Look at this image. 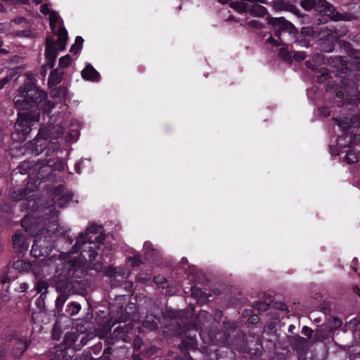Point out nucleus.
I'll return each instance as SVG.
<instances>
[{
    "instance_id": "nucleus-43",
    "label": "nucleus",
    "mask_w": 360,
    "mask_h": 360,
    "mask_svg": "<svg viewBox=\"0 0 360 360\" xmlns=\"http://www.w3.org/2000/svg\"><path fill=\"white\" fill-rule=\"evenodd\" d=\"M302 333L304 335H307L308 337H311V333H312V330L307 326H304L302 328Z\"/></svg>"
},
{
    "instance_id": "nucleus-22",
    "label": "nucleus",
    "mask_w": 360,
    "mask_h": 360,
    "mask_svg": "<svg viewBox=\"0 0 360 360\" xmlns=\"http://www.w3.org/2000/svg\"><path fill=\"white\" fill-rule=\"evenodd\" d=\"M81 309V306L79 303L75 302L70 303L67 306L66 311L68 315L72 316L77 314Z\"/></svg>"
},
{
    "instance_id": "nucleus-61",
    "label": "nucleus",
    "mask_w": 360,
    "mask_h": 360,
    "mask_svg": "<svg viewBox=\"0 0 360 360\" xmlns=\"http://www.w3.org/2000/svg\"><path fill=\"white\" fill-rule=\"evenodd\" d=\"M322 50H323L326 52H332L333 51V49L330 48L329 49H326L325 48H322Z\"/></svg>"
},
{
    "instance_id": "nucleus-29",
    "label": "nucleus",
    "mask_w": 360,
    "mask_h": 360,
    "mask_svg": "<svg viewBox=\"0 0 360 360\" xmlns=\"http://www.w3.org/2000/svg\"><path fill=\"white\" fill-rule=\"evenodd\" d=\"M210 318V314L205 311H201L198 314V316L196 318V325H199L200 323H204L203 321H207Z\"/></svg>"
},
{
    "instance_id": "nucleus-12",
    "label": "nucleus",
    "mask_w": 360,
    "mask_h": 360,
    "mask_svg": "<svg viewBox=\"0 0 360 360\" xmlns=\"http://www.w3.org/2000/svg\"><path fill=\"white\" fill-rule=\"evenodd\" d=\"M9 342L11 346L13 347V356L16 359H19L22 355L28 346L27 341L25 340H22V338L13 337V338L10 339Z\"/></svg>"
},
{
    "instance_id": "nucleus-20",
    "label": "nucleus",
    "mask_w": 360,
    "mask_h": 360,
    "mask_svg": "<svg viewBox=\"0 0 360 360\" xmlns=\"http://www.w3.org/2000/svg\"><path fill=\"white\" fill-rule=\"evenodd\" d=\"M335 123L343 130L348 131L349 129L353 128L354 122L350 118L345 117L342 120H335Z\"/></svg>"
},
{
    "instance_id": "nucleus-6",
    "label": "nucleus",
    "mask_w": 360,
    "mask_h": 360,
    "mask_svg": "<svg viewBox=\"0 0 360 360\" xmlns=\"http://www.w3.org/2000/svg\"><path fill=\"white\" fill-rule=\"evenodd\" d=\"M60 51L57 46H55V40L48 37L46 39L45 57L46 60V65L41 67V75L43 77L46 75V69L53 68L57 58L58 52Z\"/></svg>"
},
{
    "instance_id": "nucleus-9",
    "label": "nucleus",
    "mask_w": 360,
    "mask_h": 360,
    "mask_svg": "<svg viewBox=\"0 0 360 360\" xmlns=\"http://www.w3.org/2000/svg\"><path fill=\"white\" fill-rule=\"evenodd\" d=\"M268 22L269 25H271L272 26L278 27V28L275 30L274 34L276 37L278 38L280 37L283 32H292V30L295 29L294 25L291 22L287 21L283 17H268Z\"/></svg>"
},
{
    "instance_id": "nucleus-46",
    "label": "nucleus",
    "mask_w": 360,
    "mask_h": 360,
    "mask_svg": "<svg viewBox=\"0 0 360 360\" xmlns=\"http://www.w3.org/2000/svg\"><path fill=\"white\" fill-rule=\"evenodd\" d=\"M313 60L316 63H322L323 60V56L321 54L314 55Z\"/></svg>"
},
{
    "instance_id": "nucleus-28",
    "label": "nucleus",
    "mask_w": 360,
    "mask_h": 360,
    "mask_svg": "<svg viewBox=\"0 0 360 360\" xmlns=\"http://www.w3.org/2000/svg\"><path fill=\"white\" fill-rule=\"evenodd\" d=\"M271 5L272 6L273 8L276 11L285 10L286 7V4L283 1V0H273L271 2Z\"/></svg>"
},
{
    "instance_id": "nucleus-34",
    "label": "nucleus",
    "mask_w": 360,
    "mask_h": 360,
    "mask_svg": "<svg viewBox=\"0 0 360 360\" xmlns=\"http://www.w3.org/2000/svg\"><path fill=\"white\" fill-rule=\"evenodd\" d=\"M77 340V335L75 333H68L65 334L64 341L68 345H72Z\"/></svg>"
},
{
    "instance_id": "nucleus-48",
    "label": "nucleus",
    "mask_w": 360,
    "mask_h": 360,
    "mask_svg": "<svg viewBox=\"0 0 360 360\" xmlns=\"http://www.w3.org/2000/svg\"><path fill=\"white\" fill-rule=\"evenodd\" d=\"M192 290V294L193 295V296H201V294H202V291L200 289L198 288H192L191 289Z\"/></svg>"
},
{
    "instance_id": "nucleus-11",
    "label": "nucleus",
    "mask_w": 360,
    "mask_h": 360,
    "mask_svg": "<svg viewBox=\"0 0 360 360\" xmlns=\"http://www.w3.org/2000/svg\"><path fill=\"white\" fill-rule=\"evenodd\" d=\"M337 63H340V65L338 68L340 69L342 73H346L345 70H360V57H350L348 60H343L341 57L336 58Z\"/></svg>"
},
{
    "instance_id": "nucleus-25",
    "label": "nucleus",
    "mask_w": 360,
    "mask_h": 360,
    "mask_svg": "<svg viewBox=\"0 0 360 360\" xmlns=\"http://www.w3.org/2000/svg\"><path fill=\"white\" fill-rule=\"evenodd\" d=\"M316 0H302L300 6L306 11H310L312 8H316Z\"/></svg>"
},
{
    "instance_id": "nucleus-36",
    "label": "nucleus",
    "mask_w": 360,
    "mask_h": 360,
    "mask_svg": "<svg viewBox=\"0 0 360 360\" xmlns=\"http://www.w3.org/2000/svg\"><path fill=\"white\" fill-rule=\"evenodd\" d=\"M196 345V340L195 339H190L188 342L184 340L180 345V347H186V349L193 348Z\"/></svg>"
},
{
    "instance_id": "nucleus-59",
    "label": "nucleus",
    "mask_w": 360,
    "mask_h": 360,
    "mask_svg": "<svg viewBox=\"0 0 360 360\" xmlns=\"http://www.w3.org/2000/svg\"><path fill=\"white\" fill-rule=\"evenodd\" d=\"M353 290H354V292L355 293H356L360 297V290H359V288L357 286H356V287H354L353 288Z\"/></svg>"
},
{
    "instance_id": "nucleus-54",
    "label": "nucleus",
    "mask_w": 360,
    "mask_h": 360,
    "mask_svg": "<svg viewBox=\"0 0 360 360\" xmlns=\"http://www.w3.org/2000/svg\"><path fill=\"white\" fill-rule=\"evenodd\" d=\"M248 1L250 2H252V3H262V4H266V0H248Z\"/></svg>"
},
{
    "instance_id": "nucleus-55",
    "label": "nucleus",
    "mask_w": 360,
    "mask_h": 360,
    "mask_svg": "<svg viewBox=\"0 0 360 360\" xmlns=\"http://www.w3.org/2000/svg\"><path fill=\"white\" fill-rule=\"evenodd\" d=\"M148 323H149L148 321L147 322H144L143 323V326L146 327V328L149 327ZM155 327H156V324H151V326H150V328L151 329H154Z\"/></svg>"
},
{
    "instance_id": "nucleus-60",
    "label": "nucleus",
    "mask_w": 360,
    "mask_h": 360,
    "mask_svg": "<svg viewBox=\"0 0 360 360\" xmlns=\"http://www.w3.org/2000/svg\"><path fill=\"white\" fill-rule=\"evenodd\" d=\"M355 86H356V89L358 91V94H360V83L359 84H355Z\"/></svg>"
},
{
    "instance_id": "nucleus-7",
    "label": "nucleus",
    "mask_w": 360,
    "mask_h": 360,
    "mask_svg": "<svg viewBox=\"0 0 360 360\" xmlns=\"http://www.w3.org/2000/svg\"><path fill=\"white\" fill-rule=\"evenodd\" d=\"M41 227V225H39ZM57 229L56 224H53L49 228H39V232H34L32 230V227L29 229V231L32 233V236L35 238L34 240V243L32 247L31 254L34 257H39V254H37V248L39 246V243H40L42 240V236L44 238V241L46 240L48 237L51 236V233H54Z\"/></svg>"
},
{
    "instance_id": "nucleus-63",
    "label": "nucleus",
    "mask_w": 360,
    "mask_h": 360,
    "mask_svg": "<svg viewBox=\"0 0 360 360\" xmlns=\"http://www.w3.org/2000/svg\"><path fill=\"white\" fill-rule=\"evenodd\" d=\"M35 4H39L42 2V0H32Z\"/></svg>"
},
{
    "instance_id": "nucleus-27",
    "label": "nucleus",
    "mask_w": 360,
    "mask_h": 360,
    "mask_svg": "<svg viewBox=\"0 0 360 360\" xmlns=\"http://www.w3.org/2000/svg\"><path fill=\"white\" fill-rule=\"evenodd\" d=\"M51 360H71V358L67 356V351L63 349L57 351Z\"/></svg>"
},
{
    "instance_id": "nucleus-32",
    "label": "nucleus",
    "mask_w": 360,
    "mask_h": 360,
    "mask_svg": "<svg viewBox=\"0 0 360 360\" xmlns=\"http://www.w3.org/2000/svg\"><path fill=\"white\" fill-rule=\"evenodd\" d=\"M104 274L109 277H115L117 275H121L120 272H118L117 270L112 266H108L103 270Z\"/></svg>"
},
{
    "instance_id": "nucleus-40",
    "label": "nucleus",
    "mask_w": 360,
    "mask_h": 360,
    "mask_svg": "<svg viewBox=\"0 0 360 360\" xmlns=\"http://www.w3.org/2000/svg\"><path fill=\"white\" fill-rule=\"evenodd\" d=\"M345 157L349 163H352L357 161V158L352 151L347 152Z\"/></svg>"
},
{
    "instance_id": "nucleus-2",
    "label": "nucleus",
    "mask_w": 360,
    "mask_h": 360,
    "mask_svg": "<svg viewBox=\"0 0 360 360\" xmlns=\"http://www.w3.org/2000/svg\"><path fill=\"white\" fill-rule=\"evenodd\" d=\"M101 226L91 224L84 233H80L77 237L74 248L76 251H80L81 256L86 259V255L89 261H94L97 255V250L103 245L105 236L101 233Z\"/></svg>"
},
{
    "instance_id": "nucleus-41",
    "label": "nucleus",
    "mask_w": 360,
    "mask_h": 360,
    "mask_svg": "<svg viewBox=\"0 0 360 360\" xmlns=\"http://www.w3.org/2000/svg\"><path fill=\"white\" fill-rule=\"evenodd\" d=\"M266 42L269 43V44H272L274 46H281V45L283 44L280 39L276 40V39H274L271 36H270L266 39Z\"/></svg>"
},
{
    "instance_id": "nucleus-33",
    "label": "nucleus",
    "mask_w": 360,
    "mask_h": 360,
    "mask_svg": "<svg viewBox=\"0 0 360 360\" xmlns=\"http://www.w3.org/2000/svg\"><path fill=\"white\" fill-rule=\"evenodd\" d=\"M128 262L130 263V265L133 267L139 266L142 264L141 259L140 255H134V257H129L128 258Z\"/></svg>"
},
{
    "instance_id": "nucleus-5",
    "label": "nucleus",
    "mask_w": 360,
    "mask_h": 360,
    "mask_svg": "<svg viewBox=\"0 0 360 360\" xmlns=\"http://www.w3.org/2000/svg\"><path fill=\"white\" fill-rule=\"evenodd\" d=\"M50 27L52 31L57 35V41H55V46L59 51L65 49L68 40V32L63 26V20L60 15L55 11L49 13Z\"/></svg>"
},
{
    "instance_id": "nucleus-50",
    "label": "nucleus",
    "mask_w": 360,
    "mask_h": 360,
    "mask_svg": "<svg viewBox=\"0 0 360 360\" xmlns=\"http://www.w3.org/2000/svg\"><path fill=\"white\" fill-rule=\"evenodd\" d=\"M29 286L28 284L26 283H23L20 285V288L22 292H26L28 289Z\"/></svg>"
},
{
    "instance_id": "nucleus-52",
    "label": "nucleus",
    "mask_w": 360,
    "mask_h": 360,
    "mask_svg": "<svg viewBox=\"0 0 360 360\" xmlns=\"http://www.w3.org/2000/svg\"><path fill=\"white\" fill-rule=\"evenodd\" d=\"M258 320H259L258 316L256 315H254L249 318L248 321H250V323H255V322H257Z\"/></svg>"
},
{
    "instance_id": "nucleus-35",
    "label": "nucleus",
    "mask_w": 360,
    "mask_h": 360,
    "mask_svg": "<svg viewBox=\"0 0 360 360\" xmlns=\"http://www.w3.org/2000/svg\"><path fill=\"white\" fill-rule=\"evenodd\" d=\"M71 63V58L69 55L61 57L59 59V65L61 68H68Z\"/></svg>"
},
{
    "instance_id": "nucleus-57",
    "label": "nucleus",
    "mask_w": 360,
    "mask_h": 360,
    "mask_svg": "<svg viewBox=\"0 0 360 360\" xmlns=\"http://www.w3.org/2000/svg\"><path fill=\"white\" fill-rule=\"evenodd\" d=\"M322 113L323 114V115H324L325 117H327V116H329V115H330V112H329V111H328V109H327V108H324L323 109V112H322Z\"/></svg>"
},
{
    "instance_id": "nucleus-23",
    "label": "nucleus",
    "mask_w": 360,
    "mask_h": 360,
    "mask_svg": "<svg viewBox=\"0 0 360 360\" xmlns=\"http://www.w3.org/2000/svg\"><path fill=\"white\" fill-rule=\"evenodd\" d=\"M27 191L26 189H18L13 192L12 198L13 200L20 201L27 198Z\"/></svg>"
},
{
    "instance_id": "nucleus-13",
    "label": "nucleus",
    "mask_w": 360,
    "mask_h": 360,
    "mask_svg": "<svg viewBox=\"0 0 360 360\" xmlns=\"http://www.w3.org/2000/svg\"><path fill=\"white\" fill-rule=\"evenodd\" d=\"M13 244L14 248L18 252H23L27 250L28 244L26 242L25 236L21 233H15L13 236Z\"/></svg>"
},
{
    "instance_id": "nucleus-18",
    "label": "nucleus",
    "mask_w": 360,
    "mask_h": 360,
    "mask_svg": "<svg viewBox=\"0 0 360 360\" xmlns=\"http://www.w3.org/2000/svg\"><path fill=\"white\" fill-rule=\"evenodd\" d=\"M250 1L248 0H240L233 2L231 7L240 13H248Z\"/></svg>"
},
{
    "instance_id": "nucleus-4",
    "label": "nucleus",
    "mask_w": 360,
    "mask_h": 360,
    "mask_svg": "<svg viewBox=\"0 0 360 360\" xmlns=\"http://www.w3.org/2000/svg\"><path fill=\"white\" fill-rule=\"evenodd\" d=\"M18 118L15 124V131L12 134L13 140L22 142L26 140L28 134L31 131L33 123L39 121V112H18Z\"/></svg>"
},
{
    "instance_id": "nucleus-3",
    "label": "nucleus",
    "mask_w": 360,
    "mask_h": 360,
    "mask_svg": "<svg viewBox=\"0 0 360 360\" xmlns=\"http://www.w3.org/2000/svg\"><path fill=\"white\" fill-rule=\"evenodd\" d=\"M14 103L20 110L27 108L30 105L32 106L31 103L47 112L54 107L51 102L46 101V93L37 89L21 91L20 94L14 98Z\"/></svg>"
},
{
    "instance_id": "nucleus-24",
    "label": "nucleus",
    "mask_w": 360,
    "mask_h": 360,
    "mask_svg": "<svg viewBox=\"0 0 360 360\" xmlns=\"http://www.w3.org/2000/svg\"><path fill=\"white\" fill-rule=\"evenodd\" d=\"M34 289L37 293L46 294L48 289V283L44 281H39L36 283Z\"/></svg>"
},
{
    "instance_id": "nucleus-53",
    "label": "nucleus",
    "mask_w": 360,
    "mask_h": 360,
    "mask_svg": "<svg viewBox=\"0 0 360 360\" xmlns=\"http://www.w3.org/2000/svg\"><path fill=\"white\" fill-rule=\"evenodd\" d=\"M344 139L343 136L338 137V144L340 146L345 147L346 146V144H342L341 141Z\"/></svg>"
},
{
    "instance_id": "nucleus-30",
    "label": "nucleus",
    "mask_w": 360,
    "mask_h": 360,
    "mask_svg": "<svg viewBox=\"0 0 360 360\" xmlns=\"http://www.w3.org/2000/svg\"><path fill=\"white\" fill-rule=\"evenodd\" d=\"M71 195L64 194L58 199L56 204L58 207H63L65 206V205L71 200Z\"/></svg>"
},
{
    "instance_id": "nucleus-16",
    "label": "nucleus",
    "mask_w": 360,
    "mask_h": 360,
    "mask_svg": "<svg viewBox=\"0 0 360 360\" xmlns=\"http://www.w3.org/2000/svg\"><path fill=\"white\" fill-rule=\"evenodd\" d=\"M63 74L64 72L59 69L53 70L49 75L48 84L50 86L58 84L62 81Z\"/></svg>"
},
{
    "instance_id": "nucleus-47",
    "label": "nucleus",
    "mask_w": 360,
    "mask_h": 360,
    "mask_svg": "<svg viewBox=\"0 0 360 360\" xmlns=\"http://www.w3.org/2000/svg\"><path fill=\"white\" fill-rule=\"evenodd\" d=\"M81 47L80 46H76L75 44H73L72 45L71 48H70V52L75 53V54H77V53L79 52V51L81 50Z\"/></svg>"
},
{
    "instance_id": "nucleus-64",
    "label": "nucleus",
    "mask_w": 360,
    "mask_h": 360,
    "mask_svg": "<svg viewBox=\"0 0 360 360\" xmlns=\"http://www.w3.org/2000/svg\"><path fill=\"white\" fill-rule=\"evenodd\" d=\"M150 245V244L149 243H145L144 248H149Z\"/></svg>"
},
{
    "instance_id": "nucleus-19",
    "label": "nucleus",
    "mask_w": 360,
    "mask_h": 360,
    "mask_svg": "<svg viewBox=\"0 0 360 360\" xmlns=\"http://www.w3.org/2000/svg\"><path fill=\"white\" fill-rule=\"evenodd\" d=\"M67 89L65 87L60 86L51 90V94L53 98L60 101L65 98Z\"/></svg>"
},
{
    "instance_id": "nucleus-15",
    "label": "nucleus",
    "mask_w": 360,
    "mask_h": 360,
    "mask_svg": "<svg viewBox=\"0 0 360 360\" xmlns=\"http://www.w3.org/2000/svg\"><path fill=\"white\" fill-rule=\"evenodd\" d=\"M248 13L255 17L262 18L267 13V9L262 5L250 2Z\"/></svg>"
},
{
    "instance_id": "nucleus-1",
    "label": "nucleus",
    "mask_w": 360,
    "mask_h": 360,
    "mask_svg": "<svg viewBox=\"0 0 360 360\" xmlns=\"http://www.w3.org/2000/svg\"><path fill=\"white\" fill-rule=\"evenodd\" d=\"M67 258L60 259L55 256L48 257L34 263V273L39 276H45L52 270L56 271L57 288L65 289L75 273L77 260L67 254Z\"/></svg>"
},
{
    "instance_id": "nucleus-38",
    "label": "nucleus",
    "mask_w": 360,
    "mask_h": 360,
    "mask_svg": "<svg viewBox=\"0 0 360 360\" xmlns=\"http://www.w3.org/2000/svg\"><path fill=\"white\" fill-rule=\"evenodd\" d=\"M247 25H248L250 27L257 28V29H261L263 27V25L258 20H250L246 22Z\"/></svg>"
},
{
    "instance_id": "nucleus-51",
    "label": "nucleus",
    "mask_w": 360,
    "mask_h": 360,
    "mask_svg": "<svg viewBox=\"0 0 360 360\" xmlns=\"http://www.w3.org/2000/svg\"><path fill=\"white\" fill-rule=\"evenodd\" d=\"M305 65H306V66H307L308 68H309V69H311V70H315V69H316L315 65H314L311 61H307V62L305 63Z\"/></svg>"
},
{
    "instance_id": "nucleus-17",
    "label": "nucleus",
    "mask_w": 360,
    "mask_h": 360,
    "mask_svg": "<svg viewBox=\"0 0 360 360\" xmlns=\"http://www.w3.org/2000/svg\"><path fill=\"white\" fill-rule=\"evenodd\" d=\"M13 267L19 271L28 272L30 270L34 271V263L32 264L25 260H18L14 262Z\"/></svg>"
},
{
    "instance_id": "nucleus-10",
    "label": "nucleus",
    "mask_w": 360,
    "mask_h": 360,
    "mask_svg": "<svg viewBox=\"0 0 360 360\" xmlns=\"http://www.w3.org/2000/svg\"><path fill=\"white\" fill-rule=\"evenodd\" d=\"M63 134L64 128L60 125H56L48 128L40 129L37 138V139H56L62 136Z\"/></svg>"
},
{
    "instance_id": "nucleus-31",
    "label": "nucleus",
    "mask_w": 360,
    "mask_h": 360,
    "mask_svg": "<svg viewBox=\"0 0 360 360\" xmlns=\"http://www.w3.org/2000/svg\"><path fill=\"white\" fill-rule=\"evenodd\" d=\"M15 71L11 70L5 77L0 80V89L4 88V86L15 76Z\"/></svg>"
},
{
    "instance_id": "nucleus-39",
    "label": "nucleus",
    "mask_w": 360,
    "mask_h": 360,
    "mask_svg": "<svg viewBox=\"0 0 360 360\" xmlns=\"http://www.w3.org/2000/svg\"><path fill=\"white\" fill-rule=\"evenodd\" d=\"M329 72L326 70H323L321 72V75L317 79L320 83L324 82L329 77Z\"/></svg>"
},
{
    "instance_id": "nucleus-49",
    "label": "nucleus",
    "mask_w": 360,
    "mask_h": 360,
    "mask_svg": "<svg viewBox=\"0 0 360 360\" xmlns=\"http://www.w3.org/2000/svg\"><path fill=\"white\" fill-rule=\"evenodd\" d=\"M165 281V278L163 276H156L154 278V281L157 283H163Z\"/></svg>"
},
{
    "instance_id": "nucleus-56",
    "label": "nucleus",
    "mask_w": 360,
    "mask_h": 360,
    "mask_svg": "<svg viewBox=\"0 0 360 360\" xmlns=\"http://www.w3.org/2000/svg\"><path fill=\"white\" fill-rule=\"evenodd\" d=\"M80 165H81V162H77L75 164V170L77 171V172L78 174L80 173Z\"/></svg>"
},
{
    "instance_id": "nucleus-45",
    "label": "nucleus",
    "mask_w": 360,
    "mask_h": 360,
    "mask_svg": "<svg viewBox=\"0 0 360 360\" xmlns=\"http://www.w3.org/2000/svg\"><path fill=\"white\" fill-rule=\"evenodd\" d=\"M83 42H84L83 38L80 36H77L75 39L74 44H75L76 46H80L82 48Z\"/></svg>"
},
{
    "instance_id": "nucleus-62",
    "label": "nucleus",
    "mask_w": 360,
    "mask_h": 360,
    "mask_svg": "<svg viewBox=\"0 0 360 360\" xmlns=\"http://www.w3.org/2000/svg\"><path fill=\"white\" fill-rule=\"evenodd\" d=\"M219 2L221 3V4H226L229 1V0H218Z\"/></svg>"
},
{
    "instance_id": "nucleus-37",
    "label": "nucleus",
    "mask_w": 360,
    "mask_h": 360,
    "mask_svg": "<svg viewBox=\"0 0 360 360\" xmlns=\"http://www.w3.org/2000/svg\"><path fill=\"white\" fill-rule=\"evenodd\" d=\"M307 57V54L304 51H298V52H296L293 54L292 56V58H294V60H295L296 61H301V60H303L304 59H305V58Z\"/></svg>"
},
{
    "instance_id": "nucleus-42",
    "label": "nucleus",
    "mask_w": 360,
    "mask_h": 360,
    "mask_svg": "<svg viewBox=\"0 0 360 360\" xmlns=\"http://www.w3.org/2000/svg\"><path fill=\"white\" fill-rule=\"evenodd\" d=\"M256 307L259 311H266L268 309V305L263 302H259L256 304Z\"/></svg>"
},
{
    "instance_id": "nucleus-21",
    "label": "nucleus",
    "mask_w": 360,
    "mask_h": 360,
    "mask_svg": "<svg viewBox=\"0 0 360 360\" xmlns=\"http://www.w3.org/2000/svg\"><path fill=\"white\" fill-rule=\"evenodd\" d=\"M279 56L285 61H292V55L288 44H285V46L280 49Z\"/></svg>"
},
{
    "instance_id": "nucleus-8",
    "label": "nucleus",
    "mask_w": 360,
    "mask_h": 360,
    "mask_svg": "<svg viewBox=\"0 0 360 360\" xmlns=\"http://www.w3.org/2000/svg\"><path fill=\"white\" fill-rule=\"evenodd\" d=\"M315 11L323 15L329 17L332 20L338 21L347 20L345 15L338 13L333 6L326 0H317Z\"/></svg>"
},
{
    "instance_id": "nucleus-44",
    "label": "nucleus",
    "mask_w": 360,
    "mask_h": 360,
    "mask_svg": "<svg viewBox=\"0 0 360 360\" xmlns=\"http://www.w3.org/2000/svg\"><path fill=\"white\" fill-rule=\"evenodd\" d=\"M40 11L41 13L46 15L49 12V8L47 4H42L40 7Z\"/></svg>"
},
{
    "instance_id": "nucleus-14",
    "label": "nucleus",
    "mask_w": 360,
    "mask_h": 360,
    "mask_svg": "<svg viewBox=\"0 0 360 360\" xmlns=\"http://www.w3.org/2000/svg\"><path fill=\"white\" fill-rule=\"evenodd\" d=\"M82 77L86 80L98 81L99 79V73L89 64L82 71Z\"/></svg>"
},
{
    "instance_id": "nucleus-26",
    "label": "nucleus",
    "mask_w": 360,
    "mask_h": 360,
    "mask_svg": "<svg viewBox=\"0 0 360 360\" xmlns=\"http://www.w3.org/2000/svg\"><path fill=\"white\" fill-rule=\"evenodd\" d=\"M68 296L65 294L61 293L59 296H58L56 300V307L59 311L62 310L63 306L65 301L67 300Z\"/></svg>"
},
{
    "instance_id": "nucleus-58",
    "label": "nucleus",
    "mask_w": 360,
    "mask_h": 360,
    "mask_svg": "<svg viewBox=\"0 0 360 360\" xmlns=\"http://www.w3.org/2000/svg\"><path fill=\"white\" fill-rule=\"evenodd\" d=\"M222 316V312L220 310L216 311L215 317L220 319Z\"/></svg>"
}]
</instances>
